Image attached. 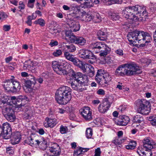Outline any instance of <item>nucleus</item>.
<instances>
[{
    "instance_id": "1",
    "label": "nucleus",
    "mask_w": 156,
    "mask_h": 156,
    "mask_svg": "<svg viewBox=\"0 0 156 156\" xmlns=\"http://www.w3.org/2000/svg\"><path fill=\"white\" fill-rule=\"evenodd\" d=\"M122 14L125 18L134 21H144L148 15L145 7L138 5L129 6L123 11Z\"/></svg>"
},
{
    "instance_id": "2",
    "label": "nucleus",
    "mask_w": 156,
    "mask_h": 156,
    "mask_svg": "<svg viewBox=\"0 0 156 156\" xmlns=\"http://www.w3.org/2000/svg\"><path fill=\"white\" fill-rule=\"evenodd\" d=\"M127 37L129 41L132 44H133V42L136 43V41H137L140 43L144 42V44H140L141 47L146 45V44L150 42L152 40L150 34L147 32L143 31L134 30L129 33Z\"/></svg>"
},
{
    "instance_id": "3",
    "label": "nucleus",
    "mask_w": 156,
    "mask_h": 156,
    "mask_svg": "<svg viewBox=\"0 0 156 156\" xmlns=\"http://www.w3.org/2000/svg\"><path fill=\"white\" fill-rule=\"evenodd\" d=\"M142 71L134 62L125 64L120 66L116 69L115 73L117 75L124 76H131L140 74Z\"/></svg>"
},
{
    "instance_id": "4",
    "label": "nucleus",
    "mask_w": 156,
    "mask_h": 156,
    "mask_svg": "<svg viewBox=\"0 0 156 156\" xmlns=\"http://www.w3.org/2000/svg\"><path fill=\"white\" fill-rule=\"evenodd\" d=\"M71 89L66 86L59 87L55 93V99L61 105L67 104L71 98Z\"/></svg>"
},
{
    "instance_id": "5",
    "label": "nucleus",
    "mask_w": 156,
    "mask_h": 156,
    "mask_svg": "<svg viewBox=\"0 0 156 156\" xmlns=\"http://www.w3.org/2000/svg\"><path fill=\"white\" fill-rule=\"evenodd\" d=\"M90 48L93 49L96 53L100 52L101 57H105L111 51V49L104 42H96L90 44Z\"/></svg>"
},
{
    "instance_id": "6",
    "label": "nucleus",
    "mask_w": 156,
    "mask_h": 156,
    "mask_svg": "<svg viewBox=\"0 0 156 156\" xmlns=\"http://www.w3.org/2000/svg\"><path fill=\"white\" fill-rule=\"evenodd\" d=\"M66 39H68L71 43H74L80 46L84 45L86 43V40L82 37H76L71 31L66 30L65 32Z\"/></svg>"
},
{
    "instance_id": "7",
    "label": "nucleus",
    "mask_w": 156,
    "mask_h": 156,
    "mask_svg": "<svg viewBox=\"0 0 156 156\" xmlns=\"http://www.w3.org/2000/svg\"><path fill=\"white\" fill-rule=\"evenodd\" d=\"M149 102L144 99L138 100L135 102L137 112L141 114H147L149 108L148 107Z\"/></svg>"
},
{
    "instance_id": "8",
    "label": "nucleus",
    "mask_w": 156,
    "mask_h": 156,
    "mask_svg": "<svg viewBox=\"0 0 156 156\" xmlns=\"http://www.w3.org/2000/svg\"><path fill=\"white\" fill-rule=\"evenodd\" d=\"M80 57L84 59H89L88 62L93 64L96 61V58L94 54L90 51L85 49L80 50L79 52Z\"/></svg>"
},
{
    "instance_id": "9",
    "label": "nucleus",
    "mask_w": 156,
    "mask_h": 156,
    "mask_svg": "<svg viewBox=\"0 0 156 156\" xmlns=\"http://www.w3.org/2000/svg\"><path fill=\"white\" fill-rule=\"evenodd\" d=\"M0 136H2L5 139L11 138L12 129L9 123L6 122L3 124L2 126H0Z\"/></svg>"
},
{
    "instance_id": "10",
    "label": "nucleus",
    "mask_w": 156,
    "mask_h": 156,
    "mask_svg": "<svg viewBox=\"0 0 156 156\" xmlns=\"http://www.w3.org/2000/svg\"><path fill=\"white\" fill-rule=\"evenodd\" d=\"M52 67L54 71L60 75H65L68 74L67 72L59 62L53 61L52 63Z\"/></svg>"
},
{
    "instance_id": "11",
    "label": "nucleus",
    "mask_w": 156,
    "mask_h": 156,
    "mask_svg": "<svg viewBox=\"0 0 156 156\" xmlns=\"http://www.w3.org/2000/svg\"><path fill=\"white\" fill-rule=\"evenodd\" d=\"M79 111L85 120L89 121L92 119V112L90 107H84L81 108Z\"/></svg>"
},
{
    "instance_id": "12",
    "label": "nucleus",
    "mask_w": 156,
    "mask_h": 156,
    "mask_svg": "<svg viewBox=\"0 0 156 156\" xmlns=\"http://www.w3.org/2000/svg\"><path fill=\"white\" fill-rule=\"evenodd\" d=\"M26 98H27L25 96L20 95L17 98H16L15 96H12L10 97V101L12 102L13 104L21 107L24 105V103L22 102L25 101Z\"/></svg>"
},
{
    "instance_id": "13",
    "label": "nucleus",
    "mask_w": 156,
    "mask_h": 156,
    "mask_svg": "<svg viewBox=\"0 0 156 156\" xmlns=\"http://www.w3.org/2000/svg\"><path fill=\"white\" fill-rule=\"evenodd\" d=\"M110 104L108 99H104V102L100 104L98 106V109L99 112L101 113H105L109 109Z\"/></svg>"
},
{
    "instance_id": "14",
    "label": "nucleus",
    "mask_w": 156,
    "mask_h": 156,
    "mask_svg": "<svg viewBox=\"0 0 156 156\" xmlns=\"http://www.w3.org/2000/svg\"><path fill=\"white\" fill-rule=\"evenodd\" d=\"M49 151L53 153L49 156H59L61 153V149L59 145L56 143L54 144L51 147H49Z\"/></svg>"
},
{
    "instance_id": "15",
    "label": "nucleus",
    "mask_w": 156,
    "mask_h": 156,
    "mask_svg": "<svg viewBox=\"0 0 156 156\" xmlns=\"http://www.w3.org/2000/svg\"><path fill=\"white\" fill-rule=\"evenodd\" d=\"M68 25H69L70 28H71V30L72 32H76L79 31L80 28V25L79 23L74 20H71L68 21Z\"/></svg>"
},
{
    "instance_id": "16",
    "label": "nucleus",
    "mask_w": 156,
    "mask_h": 156,
    "mask_svg": "<svg viewBox=\"0 0 156 156\" xmlns=\"http://www.w3.org/2000/svg\"><path fill=\"white\" fill-rule=\"evenodd\" d=\"M129 120V117L126 115H124L120 116L119 119L117 122L115 121V122L118 125L124 126L127 124Z\"/></svg>"
},
{
    "instance_id": "17",
    "label": "nucleus",
    "mask_w": 156,
    "mask_h": 156,
    "mask_svg": "<svg viewBox=\"0 0 156 156\" xmlns=\"http://www.w3.org/2000/svg\"><path fill=\"white\" fill-rule=\"evenodd\" d=\"M46 121L47 123H45L44 125V126L47 127H53L57 124V120L54 118H49L47 117L46 118Z\"/></svg>"
},
{
    "instance_id": "18",
    "label": "nucleus",
    "mask_w": 156,
    "mask_h": 156,
    "mask_svg": "<svg viewBox=\"0 0 156 156\" xmlns=\"http://www.w3.org/2000/svg\"><path fill=\"white\" fill-rule=\"evenodd\" d=\"M21 139L20 134L19 132L14 133L12 137L11 143L13 145H15L19 143Z\"/></svg>"
},
{
    "instance_id": "19",
    "label": "nucleus",
    "mask_w": 156,
    "mask_h": 156,
    "mask_svg": "<svg viewBox=\"0 0 156 156\" xmlns=\"http://www.w3.org/2000/svg\"><path fill=\"white\" fill-rule=\"evenodd\" d=\"M24 143L32 146H34L36 145H39L40 141L38 140H35L34 138L29 137L25 140Z\"/></svg>"
},
{
    "instance_id": "20",
    "label": "nucleus",
    "mask_w": 156,
    "mask_h": 156,
    "mask_svg": "<svg viewBox=\"0 0 156 156\" xmlns=\"http://www.w3.org/2000/svg\"><path fill=\"white\" fill-rule=\"evenodd\" d=\"M74 65L80 68L83 73L87 72V70L88 69V67L87 65L78 59L74 64Z\"/></svg>"
},
{
    "instance_id": "21",
    "label": "nucleus",
    "mask_w": 156,
    "mask_h": 156,
    "mask_svg": "<svg viewBox=\"0 0 156 156\" xmlns=\"http://www.w3.org/2000/svg\"><path fill=\"white\" fill-rule=\"evenodd\" d=\"M143 146L145 149L151 150L153 148V143L148 138H145L143 140Z\"/></svg>"
},
{
    "instance_id": "22",
    "label": "nucleus",
    "mask_w": 156,
    "mask_h": 156,
    "mask_svg": "<svg viewBox=\"0 0 156 156\" xmlns=\"http://www.w3.org/2000/svg\"><path fill=\"white\" fill-rule=\"evenodd\" d=\"M64 54V57L68 60L72 62L74 64L78 59L74 55L69 53V52L65 51Z\"/></svg>"
},
{
    "instance_id": "23",
    "label": "nucleus",
    "mask_w": 156,
    "mask_h": 156,
    "mask_svg": "<svg viewBox=\"0 0 156 156\" xmlns=\"http://www.w3.org/2000/svg\"><path fill=\"white\" fill-rule=\"evenodd\" d=\"M10 80L12 85L11 91L13 92L19 91L21 88V86L19 82L12 79H10Z\"/></svg>"
},
{
    "instance_id": "24",
    "label": "nucleus",
    "mask_w": 156,
    "mask_h": 156,
    "mask_svg": "<svg viewBox=\"0 0 156 156\" xmlns=\"http://www.w3.org/2000/svg\"><path fill=\"white\" fill-rule=\"evenodd\" d=\"M81 16L82 20L85 22H89L93 19V15L85 12H82Z\"/></svg>"
},
{
    "instance_id": "25",
    "label": "nucleus",
    "mask_w": 156,
    "mask_h": 156,
    "mask_svg": "<svg viewBox=\"0 0 156 156\" xmlns=\"http://www.w3.org/2000/svg\"><path fill=\"white\" fill-rule=\"evenodd\" d=\"M70 73H72V76L74 80V81H76L78 83V80H80V78L82 76L83 74L80 72L75 73L72 69L70 70Z\"/></svg>"
},
{
    "instance_id": "26",
    "label": "nucleus",
    "mask_w": 156,
    "mask_h": 156,
    "mask_svg": "<svg viewBox=\"0 0 156 156\" xmlns=\"http://www.w3.org/2000/svg\"><path fill=\"white\" fill-rule=\"evenodd\" d=\"M12 85V83L10 79L6 80L5 81L3 85V86L5 90H7L8 91H11Z\"/></svg>"
},
{
    "instance_id": "27",
    "label": "nucleus",
    "mask_w": 156,
    "mask_h": 156,
    "mask_svg": "<svg viewBox=\"0 0 156 156\" xmlns=\"http://www.w3.org/2000/svg\"><path fill=\"white\" fill-rule=\"evenodd\" d=\"M79 82L80 83H82L83 86L88 85L89 80L87 76L85 75H82V76L80 78V80H78Z\"/></svg>"
},
{
    "instance_id": "28",
    "label": "nucleus",
    "mask_w": 156,
    "mask_h": 156,
    "mask_svg": "<svg viewBox=\"0 0 156 156\" xmlns=\"http://www.w3.org/2000/svg\"><path fill=\"white\" fill-rule=\"evenodd\" d=\"M133 121V123L140 124L144 122V118L140 115H136L135 116Z\"/></svg>"
},
{
    "instance_id": "29",
    "label": "nucleus",
    "mask_w": 156,
    "mask_h": 156,
    "mask_svg": "<svg viewBox=\"0 0 156 156\" xmlns=\"http://www.w3.org/2000/svg\"><path fill=\"white\" fill-rule=\"evenodd\" d=\"M98 38L101 41H104L106 38V35L105 32L99 30L97 33Z\"/></svg>"
},
{
    "instance_id": "30",
    "label": "nucleus",
    "mask_w": 156,
    "mask_h": 156,
    "mask_svg": "<svg viewBox=\"0 0 156 156\" xmlns=\"http://www.w3.org/2000/svg\"><path fill=\"white\" fill-rule=\"evenodd\" d=\"M14 111L10 107V105H9V106L6 107L5 108H4L2 111V112L3 115L4 116L9 114H10L12 112H13Z\"/></svg>"
},
{
    "instance_id": "31",
    "label": "nucleus",
    "mask_w": 156,
    "mask_h": 156,
    "mask_svg": "<svg viewBox=\"0 0 156 156\" xmlns=\"http://www.w3.org/2000/svg\"><path fill=\"white\" fill-rule=\"evenodd\" d=\"M10 113V114L5 116V117L8 121L10 122H13L15 120L16 118L14 112Z\"/></svg>"
},
{
    "instance_id": "32",
    "label": "nucleus",
    "mask_w": 156,
    "mask_h": 156,
    "mask_svg": "<svg viewBox=\"0 0 156 156\" xmlns=\"http://www.w3.org/2000/svg\"><path fill=\"white\" fill-rule=\"evenodd\" d=\"M104 75V74H99V73H97L95 77V80L97 81L98 83L101 84L102 82H101L102 80Z\"/></svg>"
},
{
    "instance_id": "33",
    "label": "nucleus",
    "mask_w": 156,
    "mask_h": 156,
    "mask_svg": "<svg viewBox=\"0 0 156 156\" xmlns=\"http://www.w3.org/2000/svg\"><path fill=\"white\" fill-rule=\"evenodd\" d=\"M31 61L30 60L26 61L24 63V65L23 67L24 69H28V70H31V68H33L31 66Z\"/></svg>"
},
{
    "instance_id": "34",
    "label": "nucleus",
    "mask_w": 156,
    "mask_h": 156,
    "mask_svg": "<svg viewBox=\"0 0 156 156\" xmlns=\"http://www.w3.org/2000/svg\"><path fill=\"white\" fill-rule=\"evenodd\" d=\"M87 70V75L90 77H91L93 76L94 75V69L93 66L91 65H89L88 67Z\"/></svg>"
},
{
    "instance_id": "35",
    "label": "nucleus",
    "mask_w": 156,
    "mask_h": 156,
    "mask_svg": "<svg viewBox=\"0 0 156 156\" xmlns=\"http://www.w3.org/2000/svg\"><path fill=\"white\" fill-rule=\"evenodd\" d=\"M55 23L54 22H51V26H49L50 32L53 35H55L56 34L59 33L58 30L55 27H53L51 26L52 25H54Z\"/></svg>"
},
{
    "instance_id": "36",
    "label": "nucleus",
    "mask_w": 156,
    "mask_h": 156,
    "mask_svg": "<svg viewBox=\"0 0 156 156\" xmlns=\"http://www.w3.org/2000/svg\"><path fill=\"white\" fill-rule=\"evenodd\" d=\"M103 79H104V83L107 84L110 83L112 80L111 76L107 72L104 74Z\"/></svg>"
},
{
    "instance_id": "37",
    "label": "nucleus",
    "mask_w": 156,
    "mask_h": 156,
    "mask_svg": "<svg viewBox=\"0 0 156 156\" xmlns=\"http://www.w3.org/2000/svg\"><path fill=\"white\" fill-rule=\"evenodd\" d=\"M9 105L7 102V101H6L4 100H0V108H2V111L4 108L7 107H8Z\"/></svg>"
},
{
    "instance_id": "38",
    "label": "nucleus",
    "mask_w": 156,
    "mask_h": 156,
    "mask_svg": "<svg viewBox=\"0 0 156 156\" xmlns=\"http://www.w3.org/2000/svg\"><path fill=\"white\" fill-rule=\"evenodd\" d=\"M93 19H94L96 22H99L101 20V17L99 14L95 12L94 13L93 15Z\"/></svg>"
},
{
    "instance_id": "39",
    "label": "nucleus",
    "mask_w": 156,
    "mask_h": 156,
    "mask_svg": "<svg viewBox=\"0 0 156 156\" xmlns=\"http://www.w3.org/2000/svg\"><path fill=\"white\" fill-rule=\"evenodd\" d=\"M136 143L135 141H130L128 145L126 146V148L127 149H133L135 148L136 145Z\"/></svg>"
},
{
    "instance_id": "40",
    "label": "nucleus",
    "mask_w": 156,
    "mask_h": 156,
    "mask_svg": "<svg viewBox=\"0 0 156 156\" xmlns=\"http://www.w3.org/2000/svg\"><path fill=\"white\" fill-rule=\"evenodd\" d=\"M66 47L67 48L69 52H73L76 50L75 46L73 44L69 45H66Z\"/></svg>"
},
{
    "instance_id": "41",
    "label": "nucleus",
    "mask_w": 156,
    "mask_h": 156,
    "mask_svg": "<svg viewBox=\"0 0 156 156\" xmlns=\"http://www.w3.org/2000/svg\"><path fill=\"white\" fill-rule=\"evenodd\" d=\"M92 130L91 128H87L86 132V136L88 138H91L92 135Z\"/></svg>"
},
{
    "instance_id": "42",
    "label": "nucleus",
    "mask_w": 156,
    "mask_h": 156,
    "mask_svg": "<svg viewBox=\"0 0 156 156\" xmlns=\"http://www.w3.org/2000/svg\"><path fill=\"white\" fill-rule=\"evenodd\" d=\"M36 83V82L35 80H28L25 82V85L27 87L30 88L31 85H34Z\"/></svg>"
},
{
    "instance_id": "43",
    "label": "nucleus",
    "mask_w": 156,
    "mask_h": 156,
    "mask_svg": "<svg viewBox=\"0 0 156 156\" xmlns=\"http://www.w3.org/2000/svg\"><path fill=\"white\" fill-rule=\"evenodd\" d=\"M34 23L35 24H39L41 26H44L45 24V22L43 19H39L37 20H36L34 22Z\"/></svg>"
},
{
    "instance_id": "44",
    "label": "nucleus",
    "mask_w": 156,
    "mask_h": 156,
    "mask_svg": "<svg viewBox=\"0 0 156 156\" xmlns=\"http://www.w3.org/2000/svg\"><path fill=\"white\" fill-rule=\"evenodd\" d=\"M110 18L112 20H117L119 18V16L115 13H112L110 16Z\"/></svg>"
},
{
    "instance_id": "45",
    "label": "nucleus",
    "mask_w": 156,
    "mask_h": 156,
    "mask_svg": "<svg viewBox=\"0 0 156 156\" xmlns=\"http://www.w3.org/2000/svg\"><path fill=\"white\" fill-rule=\"evenodd\" d=\"M40 145L39 146L40 148L43 150L46 149L47 147V144L46 141H44L43 142H40Z\"/></svg>"
},
{
    "instance_id": "46",
    "label": "nucleus",
    "mask_w": 156,
    "mask_h": 156,
    "mask_svg": "<svg viewBox=\"0 0 156 156\" xmlns=\"http://www.w3.org/2000/svg\"><path fill=\"white\" fill-rule=\"evenodd\" d=\"M76 90L79 91H82L84 90V86L82 83H77Z\"/></svg>"
},
{
    "instance_id": "47",
    "label": "nucleus",
    "mask_w": 156,
    "mask_h": 156,
    "mask_svg": "<svg viewBox=\"0 0 156 156\" xmlns=\"http://www.w3.org/2000/svg\"><path fill=\"white\" fill-rule=\"evenodd\" d=\"M72 11H80V6L76 4H73L71 6Z\"/></svg>"
},
{
    "instance_id": "48",
    "label": "nucleus",
    "mask_w": 156,
    "mask_h": 156,
    "mask_svg": "<svg viewBox=\"0 0 156 156\" xmlns=\"http://www.w3.org/2000/svg\"><path fill=\"white\" fill-rule=\"evenodd\" d=\"M83 154V153H81V151L80 148L79 149H76L74 151V156H81V155Z\"/></svg>"
},
{
    "instance_id": "49",
    "label": "nucleus",
    "mask_w": 156,
    "mask_h": 156,
    "mask_svg": "<svg viewBox=\"0 0 156 156\" xmlns=\"http://www.w3.org/2000/svg\"><path fill=\"white\" fill-rule=\"evenodd\" d=\"M35 19V17H34V18H32L31 16H28L27 17V20L25 22L28 25L31 26L32 23V20Z\"/></svg>"
},
{
    "instance_id": "50",
    "label": "nucleus",
    "mask_w": 156,
    "mask_h": 156,
    "mask_svg": "<svg viewBox=\"0 0 156 156\" xmlns=\"http://www.w3.org/2000/svg\"><path fill=\"white\" fill-rule=\"evenodd\" d=\"M137 153L140 156H143L145 154V151L141 147L138 148L136 151Z\"/></svg>"
},
{
    "instance_id": "51",
    "label": "nucleus",
    "mask_w": 156,
    "mask_h": 156,
    "mask_svg": "<svg viewBox=\"0 0 156 156\" xmlns=\"http://www.w3.org/2000/svg\"><path fill=\"white\" fill-rule=\"evenodd\" d=\"M67 127L66 126H64L63 125H61L60 128V132L62 134H64L66 132Z\"/></svg>"
},
{
    "instance_id": "52",
    "label": "nucleus",
    "mask_w": 156,
    "mask_h": 156,
    "mask_svg": "<svg viewBox=\"0 0 156 156\" xmlns=\"http://www.w3.org/2000/svg\"><path fill=\"white\" fill-rule=\"evenodd\" d=\"M80 11H72V12L69 14V15L72 16L74 18H77L78 17L79 13Z\"/></svg>"
},
{
    "instance_id": "53",
    "label": "nucleus",
    "mask_w": 156,
    "mask_h": 156,
    "mask_svg": "<svg viewBox=\"0 0 156 156\" xmlns=\"http://www.w3.org/2000/svg\"><path fill=\"white\" fill-rule=\"evenodd\" d=\"M77 82H76V81H74L70 83L72 87L74 90H76L77 89Z\"/></svg>"
},
{
    "instance_id": "54",
    "label": "nucleus",
    "mask_w": 156,
    "mask_h": 156,
    "mask_svg": "<svg viewBox=\"0 0 156 156\" xmlns=\"http://www.w3.org/2000/svg\"><path fill=\"white\" fill-rule=\"evenodd\" d=\"M151 150H146L145 149V154L143 156H151L152 155V153L151 151Z\"/></svg>"
},
{
    "instance_id": "55",
    "label": "nucleus",
    "mask_w": 156,
    "mask_h": 156,
    "mask_svg": "<svg viewBox=\"0 0 156 156\" xmlns=\"http://www.w3.org/2000/svg\"><path fill=\"white\" fill-rule=\"evenodd\" d=\"M62 54V52L60 50H58L53 53V55L56 57Z\"/></svg>"
},
{
    "instance_id": "56",
    "label": "nucleus",
    "mask_w": 156,
    "mask_h": 156,
    "mask_svg": "<svg viewBox=\"0 0 156 156\" xmlns=\"http://www.w3.org/2000/svg\"><path fill=\"white\" fill-rule=\"evenodd\" d=\"M95 154L94 156H100L101 151L100 148L98 147L95 150Z\"/></svg>"
},
{
    "instance_id": "57",
    "label": "nucleus",
    "mask_w": 156,
    "mask_h": 156,
    "mask_svg": "<svg viewBox=\"0 0 156 156\" xmlns=\"http://www.w3.org/2000/svg\"><path fill=\"white\" fill-rule=\"evenodd\" d=\"M10 29V26L7 25H4L3 27V30L5 31H9Z\"/></svg>"
},
{
    "instance_id": "58",
    "label": "nucleus",
    "mask_w": 156,
    "mask_h": 156,
    "mask_svg": "<svg viewBox=\"0 0 156 156\" xmlns=\"http://www.w3.org/2000/svg\"><path fill=\"white\" fill-rule=\"evenodd\" d=\"M20 6H18V8L20 9H23L25 8V5L23 3V2L22 1H20L19 2V3Z\"/></svg>"
},
{
    "instance_id": "59",
    "label": "nucleus",
    "mask_w": 156,
    "mask_h": 156,
    "mask_svg": "<svg viewBox=\"0 0 156 156\" xmlns=\"http://www.w3.org/2000/svg\"><path fill=\"white\" fill-rule=\"evenodd\" d=\"M49 116L50 118H53L55 116V114L54 111L50 110L49 113Z\"/></svg>"
},
{
    "instance_id": "60",
    "label": "nucleus",
    "mask_w": 156,
    "mask_h": 156,
    "mask_svg": "<svg viewBox=\"0 0 156 156\" xmlns=\"http://www.w3.org/2000/svg\"><path fill=\"white\" fill-rule=\"evenodd\" d=\"M58 44V42L57 41H54L53 40H52L51 42L49 44V45L51 47H53L55 46H56Z\"/></svg>"
},
{
    "instance_id": "61",
    "label": "nucleus",
    "mask_w": 156,
    "mask_h": 156,
    "mask_svg": "<svg viewBox=\"0 0 156 156\" xmlns=\"http://www.w3.org/2000/svg\"><path fill=\"white\" fill-rule=\"evenodd\" d=\"M97 93L99 95H104L105 92L103 90L100 89L97 91Z\"/></svg>"
},
{
    "instance_id": "62",
    "label": "nucleus",
    "mask_w": 156,
    "mask_h": 156,
    "mask_svg": "<svg viewBox=\"0 0 156 156\" xmlns=\"http://www.w3.org/2000/svg\"><path fill=\"white\" fill-rule=\"evenodd\" d=\"M6 152L8 154H12L13 153L14 151L13 150L11 149V148L8 147L7 148Z\"/></svg>"
},
{
    "instance_id": "63",
    "label": "nucleus",
    "mask_w": 156,
    "mask_h": 156,
    "mask_svg": "<svg viewBox=\"0 0 156 156\" xmlns=\"http://www.w3.org/2000/svg\"><path fill=\"white\" fill-rule=\"evenodd\" d=\"M115 52L119 55H123V51L121 49H118L116 50Z\"/></svg>"
},
{
    "instance_id": "64",
    "label": "nucleus",
    "mask_w": 156,
    "mask_h": 156,
    "mask_svg": "<svg viewBox=\"0 0 156 156\" xmlns=\"http://www.w3.org/2000/svg\"><path fill=\"white\" fill-rule=\"evenodd\" d=\"M149 119L150 121H152L151 123L152 125L156 126V119H151V118L150 117H149Z\"/></svg>"
}]
</instances>
